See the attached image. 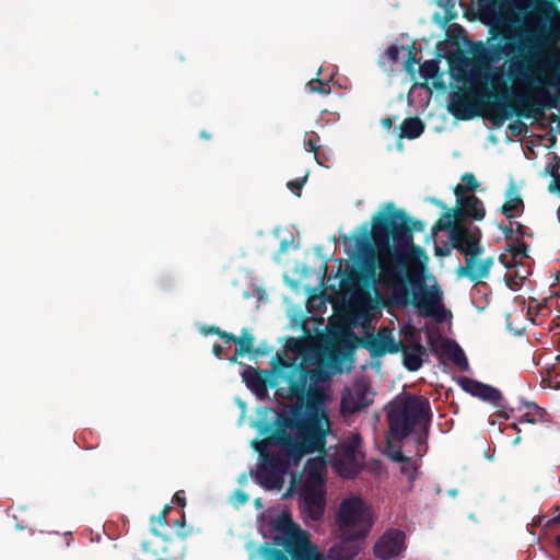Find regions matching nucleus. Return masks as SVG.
Instances as JSON below:
<instances>
[{
    "label": "nucleus",
    "mask_w": 560,
    "mask_h": 560,
    "mask_svg": "<svg viewBox=\"0 0 560 560\" xmlns=\"http://www.w3.org/2000/svg\"><path fill=\"white\" fill-rule=\"evenodd\" d=\"M388 213L380 212L372 219L371 232L368 224L362 228V237L355 240V247L362 254L361 279L366 287L380 284L386 296L383 304L404 308L408 305L421 311L423 316L444 320L443 293L438 285H427L423 278L411 271L422 267L428 259L424 248L413 243L412 232L424 231L425 223L410 219L405 210L387 203Z\"/></svg>",
    "instance_id": "f257e3e1"
},
{
    "label": "nucleus",
    "mask_w": 560,
    "mask_h": 560,
    "mask_svg": "<svg viewBox=\"0 0 560 560\" xmlns=\"http://www.w3.org/2000/svg\"><path fill=\"white\" fill-rule=\"evenodd\" d=\"M538 37L534 33H528L521 40L516 48L521 54L510 57L506 69V78L515 86L525 88L528 92H512L508 94L506 88L489 91L485 89L477 91H458L451 95L450 112L459 120H469L478 115L476 98L477 94L485 101L486 106L491 112L493 124L503 122L512 115L529 118L544 109L556 107V101L548 93L549 88L557 86L558 75L552 68V55L544 58L539 66H535L536 54L530 45Z\"/></svg>",
    "instance_id": "f03ea898"
},
{
    "label": "nucleus",
    "mask_w": 560,
    "mask_h": 560,
    "mask_svg": "<svg viewBox=\"0 0 560 560\" xmlns=\"http://www.w3.org/2000/svg\"><path fill=\"white\" fill-rule=\"evenodd\" d=\"M272 364L277 370H288L283 372V380L289 386V396L296 398L298 404L290 410L308 425L314 432L326 440L330 433L331 423L327 410L325 409V394L316 385H310L311 381L318 378L316 370H307L302 364L291 363L280 354L272 358Z\"/></svg>",
    "instance_id": "7ed1b4c3"
},
{
    "label": "nucleus",
    "mask_w": 560,
    "mask_h": 560,
    "mask_svg": "<svg viewBox=\"0 0 560 560\" xmlns=\"http://www.w3.org/2000/svg\"><path fill=\"white\" fill-rule=\"evenodd\" d=\"M260 433L269 434L272 443L281 447L279 452L291 458L294 465H298L305 454L324 453L326 448V440L291 410L289 415L277 417L275 429L268 423L260 427Z\"/></svg>",
    "instance_id": "20e7f679"
},
{
    "label": "nucleus",
    "mask_w": 560,
    "mask_h": 560,
    "mask_svg": "<svg viewBox=\"0 0 560 560\" xmlns=\"http://www.w3.org/2000/svg\"><path fill=\"white\" fill-rule=\"evenodd\" d=\"M392 440H406L422 427H431L432 410L428 398L410 393L397 395L385 407Z\"/></svg>",
    "instance_id": "39448f33"
},
{
    "label": "nucleus",
    "mask_w": 560,
    "mask_h": 560,
    "mask_svg": "<svg viewBox=\"0 0 560 560\" xmlns=\"http://www.w3.org/2000/svg\"><path fill=\"white\" fill-rule=\"evenodd\" d=\"M281 535H275L271 547L283 551L290 560H326L324 553L314 545L308 534L296 525L291 515L282 513L275 525Z\"/></svg>",
    "instance_id": "423d86ee"
},
{
    "label": "nucleus",
    "mask_w": 560,
    "mask_h": 560,
    "mask_svg": "<svg viewBox=\"0 0 560 560\" xmlns=\"http://www.w3.org/2000/svg\"><path fill=\"white\" fill-rule=\"evenodd\" d=\"M516 45L510 42L502 44H489L485 46L482 43H478L474 47V56L476 59L483 65V71L480 73V78L485 85L490 84L493 90L499 88L505 89V80L503 79V67L495 68L490 71L489 65L499 62L503 57H511L515 51Z\"/></svg>",
    "instance_id": "0eeeda50"
},
{
    "label": "nucleus",
    "mask_w": 560,
    "mask_h": 560,
    "mask_svg": "<svg viewBox=\"0 0 560 560\" xmlns=\"http://www.w3.org/2000/svg\"><path fill=\"white\" fill-rule=\"evenodd\" d=\"M361 436L352 434L339 444L330 455V463L336 471L343 478H354L362 468L360 458Z\"/></svg>",
    "instance_id": "6e6552de"
},
{
    "label": "nucleus",
    "mask_w": 560,
    "mask_h": 560,
    "mask_svg": "<svg viewBox=\"0 0 560 560\" xmlns=\"http://www.w3.org/2000/svg\"><path fill=\"white\" fill-rule=\"evenodd\" d=\"M291 458L282 452H275L269 458L261 460L255 475L257 483L268 490H280L284 483V476L289 470Z\"/></svg>",
    "instance_id": "1a4fd4ad"
},
{
    "label": "nucleus",
    "mask_w": 560,
    "mask_h": 560,
    "mask_svg": "<svg viewBox=\"0 0 560 560\" xmlns=\"http://www.w3.org/2000/svg\"><path fill=\"white\" fill-rule=\"evenodd\" d=\"M324 483L325 480L322 472L311 468L301 487V498L303 499L304 508L313 520H318L324 514L326 504Z\"/></svg>",
    "instance_id": "9d476101"
},
{
    "label": "nucleus",
    "mask_w": 560,
    "mask_h": 560,
    "mask_svg": "<svg viewBox=\"0 0 560 560\" xmlns=\"http://www.w3.org/2000/svg\"><path fill=\"white\" fill-rule=\"evenodd\" d=\"M481 231L479 228H469L458 222L453 231H451L450 242L454 249L465 257H480L483 254L481 245Z\"/></svg>",
    "instance_id": "9b49d317"
},
{
    "label": "nucleus",
    "mask_w": 560,
    "mask_h": 560,
    "mask_svg": "<svg viewBox=\"0 0 560 560\" xmlns=\"http://www.w3.org/2000/svg\"><path fill=\"white\" fill-rule=\"evenodd\" d=\"M392 334V329L383 328L377 334L364 338L362 346L370 352L372 358H382L386 353H398L404 349V343L395 341Z\"/></svg>",
    "instance_id": "f8f14e48"
},
{
    "label": "nucleus",
    "mask_w": 560,
    "mask_h": 560,
    "mask_svg": "<svg viewBox=\"0 0 560 560\" xmlns=\"http://www.w3.org/2000/svg\"><path fill=\"white\" fill-rule=\"evenodd\" d=\"M271 365H273L271 363ZM277 373L280 377L283 378V372H288V370H277L272 366V370H259L257 368H253L250 365L246 366L242 372L243 382L246 386L258 397L262 398L267 395L268 385L271 387L276 386L270 378L273 376V373Z\"/></svg>",
    "instance_id": "ddd939ff"
},
{
    "label": "nucleus",
    "mask_w": 560,
    "mask_h": 560,
    "mask_svg": "<svg viewBox=\"0 0 560 560\" xmlns=\"http://www.w3.org/2000/svg\"><path fill=\"white\" fill-rule=\"evenodd\" d=\"M405 533L399 529L387 530L375 544L374 555L382 560L397 557L404 549Z\"/></svg>",
    "instance_id": "4468645a"
},
{
    "label": "nucleus",
    "mask_w": 560,
    "mask_h": 560,
    "mask_svg": "<svg viewBox=\"0 0 560 560\" xmlns=\"http://www.w3.org/2000/svg\"><path fill=\"white\" fill-rule=\"evenodd\" d=\"M372 402L373 400L369 397V386L358 384L353 390H348L342 395L340 411L342 415H353L369 407Z\"/></svg>",
    "instance_id": "2eb2a0df"
},
{
    "label": "nucleus",
    "mask_w": 560,
    "mask_h": 560,
    "mask_svg": "<svg viewBox=\"0 0 560 560\" xmlns=\"http://www.w3.org/2000/svg\"><path fill=\"white\" fill-rule=\"evenodd\" d=\"M452 211L458 222L467 218L481 221L486 215L483 202L476 195L456 197V207Z\"/></svg>",
    "instance_id": "dca6fc26"
},
{
    "label": "nucleus",
    "mask_w": 560,
    "mask_h": 560,
    "mask_svg": "<svg viewBox=\"0 0 560 560\" xmlns=\"http://www.w3.org/2000/svg\"><path fill=\"white\" fill-rule=\"evenodd\" d=\"M479 258L480 257H467L466 264L457 268V276L459 278L466 277L474 283H479L482 279L488 278L494 259L493 257H487L477 262Z\"/></svg>",
    "instance_id": "f3484780"
},
{
    "label": "nucleus",
    "mask_w": 560,
    "mask_h": 560,
    "mask_svg": "<svg viewBox=\"0 0 560 560\" xmlns=\"http://www.w3.org/2000/svg\"><path fill=\"white\" fill-rule=\"evenodd\" d=\"M364 517V503L360 498L353 497L342 501L337 522L340 527L355 526Z\"/></svg>",
    "instance_id": "a211bd4d"
},
{
    "label": "nucleus",
    "mask_w": 560,
    "mask_h": 560,
    "mask_svg": "<svg viewBox=\"0 0 560 560\" xmlns=\"http://www.w3.org/2000/svg\"><path fill=\"white\" fill-rule=\"evenodd\" d=\"M400 352H402L404 366L410 372L418 371L422 366L423 357L428 354L427 348L419 340L409 347L404 345V349Z\"/></svg>",
    "instance_id": "6ab92c4d"
},
{
    "label": "nucleus",
    "mask_w": 560,
    "mask_h": 560,
    "mask_svg": "<svg viewBox=\"0 0 560 560\" xmlns=\"http://www.w3.org/2000/svg\"><path fill=\"white\" fill-rule=\"evenodd\" d=\"M508 200L502 205L501 212L508 219H513L524 211V202L515 186H511L506 191Z\"/></svg>",
    "instance_id": "aec40b11"
},
{
    "label": "nucleus",
    "mask_w": 560,
    "mask_h": 560,
    "mask_svg": "<svg viewBox=\"0 0 560 560\" xmlns=\"http://www.w3.org/2000/svg\"><path fill=\"white\" fill-rule=\"evenodd\" d=\"M442 351L443 353L462 371L468 369V361L465 355L464 350L460 346L452 339H445L442 342Z\"/></svg>",
    "instance_id": "412c9836"
},
{
    "label": "nucleus",
    "mask_w": 560,
    "mask_h": 560,
    "mask_svg": "<svg viewBox=\"0 0 560 560\" xmlns=\"http://www.w3.org/2000/svg\"><path fill=\"white\" fill-rule=\"evenodd\" d=\"M552 421L551 415L539 407L535 402L527 404V411L522 415L518 419L520 423H530V424H545L548 425Z\"/></svg>",
    "instance_id": "4be33fe9"
},
{
    "label": "nucleus",
    "mask_w": 560,
    "mask_h": 560,
    "mask_svg": "<svg viewBox=\"0 0 560 560\" xmlns=\"http://www.w3.org/2000/svg\"><path fill=\"white\" fill-rule=\"evenodd\" d=\"M236 343L238 347L235 350V355L231 358V362L235 363L237 361V357H243L245 354H265V351H261L258 348H254V337L249 332L247 328H243L241 336H237Z\"/></svg>",
    "instance_id": "5701e85b"
},
{
    "label": "nucleus",
    "mask_w": 560,
    "mask_h": 560,
    "mask_svg": "<svg viewBox=\"0 0 560 560\" xmlns=\"http://www.w3.org/2000/svg\"><path fill=\"white\" fill-rule=\"evenodd\" d=\"M424 122L419 117H408L400 125V138L416 139L424 131Z\"/></svg>",
    "instance_id": "b1692460"
},
{
    "label": "nucleus",
    "mask_w": 560,
    "mask_h": 560,
    "mask_svg": "<svg viewBox=\"0 0 560 560\" xmlns=\"http://www.w3.org/2000/svg\"><path fill=\"white\" fill-rule=\"evenodd\" d=\"M477 397L491 404L495 408H504V405L502 404L501 392L491 385L482 383Z\"/></svg>",
    "instance_id": "393cba45"
},
{
    "label": "nucleus",
    "mask_w": 560,
    "mask_h": 560,
    "mask_svg": "<svg viewBox=\"0 0 560 560\" xmlns=\"http://www.w3.org/2000/svg\"><path fill=\"white\" fill-rule=\"evenodd\" d=\"M404 440H392L388 434H386V451L385 454L388 458H390L393 462L401 463L407 462L406 455L401 452L400 443Z\"/></svg>",
    "instance_id": "a878e982"
},
{
    "label": "nucleus",
    "mask_w": 560,
    "mask_h": 560,
    "mask_svg": "<svg viewBox=\"0 0 560 560\" xmlns=\"http://www.w3.org/2000/svg\"><path fill=\"white\" fill-rule=\"evenodd\" d=\"M430 433V427H422L419 431L413 433L410 438L415 440L416 443V456L421 458L428 452V439Z\"/></svg>",
    "instance_id": "bb28decb"
},
{
    "label": "nucleus",
    "mask_w": 560,
    "mask_h": 560,
    "mask_svg": "<svg viewBox=\"0 0 560 560\" xmlns=\"http://www.w3.org/2000/svg\"><path fill=\"white\" fill-rule=\"evenodd\" d=\"M460 179L463 184L456 185L453 190L456 197L464 196L467 191H475L480 185L472 173H465Z\"/></svg>",
    "instance_id": "cd10ccee"
},
{
    "label": "nucleus",
    "mask_w": 560,
    "mask_h": 560,
    "mask_svg": "<svg viewBox=\"0 0 560 560\" xmlns=\"http://www.w3.org/2000/svg\"><path fill=\"white\" fill-rule=\"evenodd\" d=\"M444 219L440 218L434 225L432 226L433 232L438 231H447L448 236L451 235V231H453L458 223L457 219H455L454 212L452 209H447L443 214Z\"/></svg>",
    "instance_id": "c85d7f7f"
},
{
    "label": "nucleus",
    "mask_w": 560,
    "mask_h": 560,
    "mask_svg": "<svg viewBox=\"0 0 560 560\" xmlns=\"http://www.w3.org/2000/svg\"><path fill=\"white\" fill-rule=\"evenodd\" d=\"M318 141L319 136L315 131L305 133L304 145L306 147V150L314 153V158L319 165H324V161H322L320 153L318 152Z\"/></svg>",
    "instance_id": "c756f323"
},
{
    "label": "nucleus",
    "mask_w": 560,
    "mask_h": 560,
    "mask_svg": "<svg viewBox=\"0 0 560 560\" xmlns=\"http://www.w3.org/2000/svg\"><path fill=\"white\" fill-rule=\"evenodd\" d=\"M322 69L319 68L317 72V77L320 75ZM307 88L313 93H318L322 95H328L331 91L329 81L322 80L319 78L312 79L307 82Z\"/></svg>",
    "instance_id": "7c9ffc66"
},
{
    "label": "nucleus",
    "mask_w": 560,
    "mask_h": 560,
    "mask_svg": "<svg viewBox=\"0 0 560 560\" xmlns=\"http://www.w3.org/2000/svg\"><path fill=\"white\" fill-rule=\"evenodd\" d=\"M259 553L264 560H290L283 551L271 547L268 542H264L260 546Z\"/></svg>",
    "instance_id": "2f4dec72"
},
{
    "label": "nucleus",
    "mask_w": 560,
    "mask_h": 560,
    "mask_svg": "<svg viewBox=\"0 0 560 560\" xmlns=\"http://www.w3.org/2000/svg\"><path fill=\"white\" fill-rule=\"evenodd\" d=\"M339 549L340 551L337 556L340 560H352L359 552L358 547L351 541H342Z\"/></svg>",
    "instance_id": "473e14b6"
},
{
    "label": "nucleus",
    "mask_w": 560,
    "mask_h": 560,
    "mask_svg": "<svg viewBox=\"0 0 560 560\" xmlns=\"http://www.w3.org/2000/svg\"><path fill=\"white\" fill-rule=\"evenodd\" d=\"M537 0H513L512 10L518 14H527L535 10Z\"/></svg>",
    "instance_id": "72a5a7b5"
},
{
    "label": "nucleus",
    "mask_w": 560,
    "mask_h": 560,
    "mask_svg": "<svg viewBox=\"0 0 560 560\" xmlns=\"http://www.w3.org/2000/svg\"><path fill=\"white\" fill-rule=\"evenodd\" d=\"M458 384L466 393H469L475 397H477L482 385L481 382L465 376L459 378Z\"/></svg>",
    "instance_id": "f704fd0d"
},
{
    "label": "nucleus",
    "mask_w": 560,
    "mask_h": 560,
    "mask_svg": "<svg viewBox=\"0 0 560 560\" xmlns=\"http://www.w3.org/2000/svg\"><path fill=\"white\" fill-rule=\"evenodd\" d=\"M273 444L271 439H270V435H268L267 438L262 439L261 441H253V446L254 448L259 453V457L260 459H265V458H269L271 455H273L275 452H269L268 447L269 445Z\"/></svg>",
    "instance_id": "c9c22d12"
},
{
    "label": "nucleus",
    "mask_w": 560,
    "mask_h": 560,
    "mask_svg": "<svg viewBox=\"0 0 560 560\" xmlns=\"http://www.w3.org/2000/svg\"><path fill=\"white\" fill-rule=\"evenodd\" d=\"M400 464V472L406 476L409 481L413 482L418 475V465L412 462L410 457H407V462H401Z\"/></svg>",
    "instance_id": "e433bc0d"
},
{
    "label": "nucleus",
    "mask_w": 560,
    "mask_h": 560,
    "mask_svg": "<svg viewBox=\"0 0 560 560\" xmlns=\"http://www.w3.org/2000/svg\"><path fill=\"white\" fill-rule=\"evenodd\" d=\"M508 252H510L513 256V258H526L527 255V245L524 242L517 241L512 244H508L506 248Z\"/></svg>",
    "instance_id": "4c0bfd02"
},
{
    "label": "nucleus",
    "mask_w": 560,
    "mask_h": 560,
    "mask_svg": "<svg viewBox=\"0 0 560 560\" xmlns=\"http://www.w3.org/2000/svg\"><path fill=\"white\" fill-rule=\"evenodd\" d=\"M438 63L434 60H428L420 65V75L425 80L432 79L438 73Z\"/></svg>",
    "instance_id": "58836bf2"
},
{
    "label": "nucleus",
    "mask_w": 560,
    "mask_h": 560,
    "mask_svg": "<svg viewBox=\"0 0 560 560\" xmlns=\"http://www.w3.org/2000/svg\"><path fill=\"white\" fill-rule=\"evenodd\" d=\"M306 180H307V175H305L302 178H296V179L288 182L287 186L292 192H294L296 196H300L301 189L305 185Z\"/></svg>",
    "instance_id": "ea45409f"
},
{
    "label": "nucleus",
    "mask_w": 560,
    "mask_h": 560,
    "mask_svg": "<svg viewBox=\"0 0 560 560\" xmlns=\"http://www.w3.org/2000/svg\"><path fill=\"white\" fill-rule=\"evenodd\" d=\"M416 55L417 52L415 50V47H410L408 51V58L405 61V69L408 72H413V65L419 63V60L416 58Z\"/></svg>",
    "instance_id": "a19ab883"
},
{
    "label": "nucleus",
    "mask_w": 560,
    "mask_h": 560,
    "mask_svg": "<svg viewBox=\"0 0 560 560\" xmlns=\"http://www.w3.org/2000/svg\"><path fill=\"white\" fill-rule=\"evenodd\" d=\"M385 57H387V59L392 62H397L398 59H399V48L396 46V45H390L386 50H385Z\"/></svg>",
    "instance_id": "79ce46f5"
},
{
    "label": "nucleus",
    "mask_w": 560,
    "mask_h": 560,
    "mask_svg": "<svg viewBox=\"0 0 560 560\" xmlns=\"http://www.w3.org/2000/svg\"><path fill=\"white\" fill-rule=\"evenodd\" d=\"M172 506L171 504H166L163 510L160 512V514L156 516V521L160 525L162 526H166L167 525V520H166V516L167 514L170 513Z\"/></svg>",
    "instance_id": "37998d69"
},
{
    "label": "nucleus",
    "mask_w": 560,
    "mask_h": 560,
    "mask_svg": "<svg viewBox=\"0 0 560 560\" xmlns=\"http://www.w3.org/2000/svg\"><path fill=\"white\" fill-rule=\"evenodd\" d=\"M199 331L203 336H208V335H217V336H219L220 332H221V328L218 327V326H202V327H200Z\"/></svg>",
    "instance_id": "c03bdc74"
},
{
    "label": "nucleus",
    "mask_w": 560,
    "mask_h": 560,
    "mask_svg": "<svg viewBox=\"0 0 560 560\" xmlns=\"http://www.w3.org/2000/svg\"><path fill=\"white\" fill-rule=\"evenodd\" d=\"M499 228L502 231V233L504 234V237L506 240H512V237L515 233L514 228L512 226V223H510L509 225H500Z\"/></svg>",
    "instance_id": "a18cd8bd"
},
{
    "label": "nucleus",
    "mask_w": 560,
    "mask_h": 560,
    "mask_svg": "<svg viewBox=\"0 0 560 560\" xmlns=\"http://www.w3.org/2000/svg\"><path fill=\"white\" fill-rule=\"evenodd\" d=\"M219 337L222 340H224L226 343H229V342H235L236 343V340H237V336H235L232 332H228L225 330H222V329H221V332H220Z\"/></svg>",
    "instance_id": "49530a36"
},
{
    "label": "nucleus",
    "mask_w": 560,
    "mask_h": 560,
    "mask_svg": "<svg viewBox=\"0 0 560 560\" xmlns=\"http://www.w3.org/2000/svg\"><path fill=\"white\" fill-rule=\"evenodd\" d=\"M175 502L180 506L185 508L186 505V497L184 490H178L174 494Z\"/></svg>",
    "instance_id": "de8ad7c7"
},
{
    "label": "nucleus",
    "mask_w": 560,
    "mask_h": 560,
    "mask_svg": "<svg viewBox=\"0 0 560 560\" xmlns=\"http://www.w3.org/2000/svg\"><path fill=\"white\" fill-rule=\"evenodd\" d=\"M491 3L499 9H512L513 0H491Z\"/></svg>",
    "instance_id": "09e8293b"
},
{
    "label": "nucleus",
    "mask_w": 560,
    "mask_h": 560,
    "mask_svg": "<svg viewBox=\"0 0 560 560\" xmlns=\"http://www.w3.org/2000/svg\"><path fill=\"white\" fill-rule=\"evenodd\" d=\"M558 523H560V513L557 516L550 518L547 522L546 526L551 527V526H553L555 524H558ZM556 545L558 546V548H560V535H558L556 537Z\"/></svg>",
    "instance_id": "8fccbe9b"
},
{
    "label": "nucleus",
    "mask_w": 560,
    "mask_h": 560,
    "mask_svg": "<svg viewBox=\"0 0 560 560\" xmlns=\"http://www.w3.org/2000/svg\"><path fill=\"white\" fill-rule=\"evenodd\" d=\"M212 352L217 358L221 359L223 355V348L219 343H214L212 347Z\"/></svg>",
    "instance_id": "3c124183"
},
{
    "label": "nucleus",
    "mask_w": 560,
    "mask_h": 560,
    "mask_svg": "<svg viewBox=\"0 0 560 560\" xmlns=\"http://www.w3.org/2000/svg\"><path fill=\"white\" fill-rule=\"evenodd\" d=\"M186 524V521H185V513L182 514L180 518L176 520L174 522V526L175 527H184Z\"/></svg>",
    "instance_id": "603ef678"
},
{
    "label": "nucleus",
    "mask_w": 560,
    "mask_h": 560,
    "mask_svg": "<svg viewBox=\"0 0 560 560\" xmlns=\"http://www.w3.org/2000/svg\"><path fill=\"white\" fill-rule=\"evenodd\" d=\"M382 126L386 129V130H389L393 126V122H392V119L390 118H383L382 119Z\"/></svg>",
    "instance_id": "864d4df0"
},
{
    "label": "nucleus",
    "mask_w": 560,
    "mask_h": 560,
    "mask_svg": "<svg viewBox=\"0 0 560 560\" xmlns=\"http://www.w3.org/2000/svg\"><path fill=\"white\" fill-rule=\"evenodd\" d=\"M515 233L520 235H525V226L521 224L520 222H516V228L514 229Z\"/></svg>",
    "instance_id": "5fc2aeb1"
},
{
    "label": "nucleus",
    "mask_w": 560,
    "mask_h": 560,
    "mask_svg": "<svg viewBox=\"0 0 560 560\" xmlns=\"http://www.w3.org/2000/svg\"><path fill=\"white\" fill-rule=\"evenodd\" d=\"M513 428L517 431L516 438L513 440V444L516 445L521 442L520 429L516 423L513 424Z\"/></svg>",
    "instance_id": "6e6d98bb"
},
{
    "label": "nucleus",
    "mask_w": 560,
    "mask_h": 560,
    "mask_svg": "<svg viewBox=\"0 0 560 560\" xmlns=\"http://www.w3.org/2000/svg\"><path fill=\"white\" fill-rule=\"evenodd\" d=\"M431 201H432L434 205H436V206H439V207H441V208H446V207H445V205H444V202H443V201H441V200H438V199H435V198H431Z\"/></svg>",
    "instance_id": "4d7b16f0"
},
{
    "label": "nucleus",
    "mask_w": 560,
    "mask_h": 560,
    "mask_svg": "<svg viewBox=\"0 0 560 560\" xmlns=\"http://www.w3.org/2000/svg\"><path fill=\"white\" fill-rule=\"evenodd\" d=\"M428 335H429V341H430V343H431L432 346H434V345H435V341H436V338H434V337H433V334H432V331H431V330L428 332Z\"/></svg>",
    "instance_id": "13d9d810"
},
{
    "label": "nucleus",
    "mask_w": 560,
    "mask_h": 560,
    "mask_svg": "<svg viewBox=\"0 0 560 560\" xmlns=\"http://www.w3.org/2000/svg\"><path fill=\"white\" fill-rule=\"evenodd\" d=\"M177 535H178V537L185 539L190 535V530L189 532H179Z\"/></svg>",
    "instance_id": "bf43d9fd"
},
{
    "label": "nucleus",
    "mask_w": 560,
    "mask_h": 560,
    "mask_svg": "<svg viewBox=\"0 0 560 560\" xmlns=\"http://www.w3.org/2000/svg\"><path fill=\"white\" fill-rule=\"evenodd\" d=\"M200 137L203 138V139H210L211 138V135H209L207 131H201L200 132Z\"/></svg>",
    "instance_id": "052dcab7"
},
{
    "label": "nucleus",
    "mask_w": 560,
    "mask_h": 560,
    "mask_svg": "<svg viewBox=\"0 0 560 560\" xmlns=\"http://www.w3.org/2000/svg\"><path fill=\"white\" fill-rule=\"evenodd\" d=\"M247 499H248V497H247L245 493L240 492V500H241L243 503H244V502H246V501H247Z\"/></svg>",
    "instance_id": "680f3d73"
},
{
    "label": "nucleus",
    "mask_w": 560,
    "mask_h": 560,
    "mask_svg": "<svg viewBox=\"0 0 560 560\" xmlns=\"http://www.w3.org/2000/svg\"><path fill=\"white\" fill-rule=\"evenodd\" d=\"M320 158H322V161H324V165H323V166L328 167V166H327V164H326V163H327V161H328V158H327V156H325L324 154H320Z\"/></svg>",
    "instance_id": "e2e57ef3"
},
{
    "label": "nucleus",
    "mask_w": 560,
    "mask_h": 560,
    "mask_svg": "<svg viewBox=\"0 0 560 560\" xmlns=\"http://www.w3.org/2000/svg\"><path fill=\"white\" fill-rule=\"evenodd\" d=\"M503 258H504V256H503V255H501V256H500V260H501V262L505 264V262H504V260H503Z\"/></svg>",
    "instance_id": "0e129e2a"
},
{
    "label": "nucleus",
    "mask_w": 560,
    "mask_h": 560,
    "mask_svg": "<svg viewBox=\"0 0 560 560\" xmlns=\"http://www.w3.org/2000/svg\"><path fill=\"white\" fill-rule=\"evenodd\" d=\"M558 219H559V221H560V210H558Z\"/></svg>",
    "instance_id": "69168bd1"
}]
</instances>
